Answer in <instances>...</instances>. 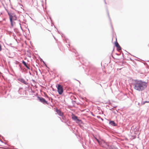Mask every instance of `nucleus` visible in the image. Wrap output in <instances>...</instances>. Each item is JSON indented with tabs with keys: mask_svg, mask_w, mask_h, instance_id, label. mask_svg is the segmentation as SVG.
I'll return each mask as SVG.
<instances>
[{
	"mask_svg": "<svg viewBox=\"0 0 149 149\" xmlns=\"http://www.w3.org/2000/svg\"><path fill=\"white\" fill-rule=\"evenodd\" d=\"M132 84L134 89L139 92L144 91L147 86V82L137 79L132 80Z\"/></svg>",
	"mask_w": 149,
	"mask_h": 149,
	"instance_id": "obj_1",
	"label": "nucleus"
},
{
	"mask_svg": "<svg viewBox=\"0 0 149 149\" xmlns=\"http://www.w3.org/2000/svg\"><path fill=\"white\" fill-rule=\"evenodd\" d=\"M8 14L9 17L10 21L12 26L13 25V21L16 20L17 19V17L16 14L13 12H8Z\"/></svg>",
	"mask_w": 149,
	"mask_h": 149,
	"instance_id": "obj_2",
	"label": "nucleus"
},
{
	"mask_svg": "<svg viewBox=\"0 0 149 149\" xmlns=\"http://www.w3.org/2000/svg\"><path fill=\"white\" fill-rule=\"evenodd\" d=\"M57 88L58 94L60 95L62 94L63 91L62 86L60 84H58L57 87Z\"/></svg>",
	"mask_w": 149,
	"mask_h": 149,
	"instance_id": "obj_3",
	"label": "nucleus"
},
{
	"mask_svg": "<svg viewBox=\"0 0 149 149\" xmlns=\"http://www.w3.org/2000/svg\"><path fill=\"white\" fill-rule=\"evenodd\" d=\"M113 145L109 143H106L105 145V147L107 149H113L114 146Z\"/></svg>",
	"mask_w": 149,
	"mask_h": 149,
	"instance_id": "obj_4",
	"label": "nucleus"
},
{
	"mask_svg": "<svg viewBox=\"0 0 149 149\" xmlns=\"http://www.w3.org/2000/svg\"><path fill=\"white\" fill-rule=\"evenodd\" d=\"M37 98L40 102L42 103L43 104H48V103L43 98L39 96H38Z\"/></svg>",
	"mask_w": 149,
	"mask_h": 149,
	"instance_id": "obj_5",
	"label": "nucleus"
},
{
	"mask_svg": "<svg viewBox=\"0 0 149 149\" xmlns=\"http://www.w3.org/2000/svg\"><path fill=\"white\" fill-rule=\"evenodd\" d=\"M115 46L116 47L117 50L118 51H119L121 50V47L116 40L115 42Z\"/></svg>",
	"mask_w": 149,
	"mask_h": 149,
	"instance_id": "obj_6",
	"label": "nucleus"
},
{
	"mask_svg": "<svg viewBox=\"0 0 149 149\" xmlns=\"http://www.w3.org/2000/svg\"><path fill=\"white\" fill-rule=\"evenodd\" d=\"M17 80L25 85H27L28 84V83L23 78H19L17 79Z\"/></svg>",
	"mask_w": 149,
	"mask_h": 149,
	"instance_id": "obj_7",
	"label": "nucleus"
},
{
	"mask_svg": "<svg viewBox=\"0 0 149 149\" xmlns=\"http://www.w3.org/2000/svg\"><path fill=\"white\" fill-rule=\"evenodd\" d=\"M109 124L113 126H115L117 125L113 121L110 120L109 121Z\"/></svg>",
	"mask_w": 149,
	"mask_h": 149,
	"instance_id": "obj_8",
	"label": "nucleus"
},
{
	"mask_svg": "<svg viewBox=\"0 0 149 149\" xmlns=\"http://www.w3.org/2000/svg\"><path fill=\"white\" fill-rule=\"evenodd\" d=\"M56 111L59 116H62L63 115V113H62L61 111L60 110L57 109Z\"/></svg>",
	"mask_w": 149,
	"mask_h": 149,
	"instance_id": "obj_9",
	"label": "nucleus"
},
{
	"mask_svg": "<svg viewBox=\"0 0 149 149\" xmlns=\"http://www.w3.org/2000/svg\"><path fill=\"white\" fill-rule=\"evenodd\" d=\"M78 118V117L75 116V115L72 114V119L74 121H75Z\"/></svg>",
	"mask_w": 149,
	"mask_h": 149,
	"instance_id": "obj_10",
	"label": "nucleus"
},
{
	"mask_svg": "<svg viewBox=\"0 0 149 149\" xmlns=\"http://www.w3.org/2000/svg\"><path fill=\"white\" fill-rule=\"evenodd\" d=\"M75 121L77 123H83L82 121L81 120L78 119V118Z\"/></svg>",
	"mask_w": 149,
	"mask_h": 149,
	"instance_id": "obj_11",
	"label": "nucleus"
},
{
	"mask_svg": "<svg viewBox=\"0 0 149 149\" xmlns=\"http://www.w3.org/2000/svg\"><path fill=\"white\" fill-rule=\"evenodd\" d=\"M22 63L24 65L26 68V67H27L28 65L23 60L22 62Z\"/></svg>",
	"mask_w": 149,
	"mask_h": 149,
	"instance_id": "obj_12",
	"label": "nucleus"
},
{
	"mask_svg": "<svg viewBox=\"0 0 149 149\" xmlns=\"http://www.w3.org/2000/svg\"><path fill=\"white\" fill-rule=\"evenodd\" d=\"M95 138L96 140V141H97V142L99 144H100L101 143V142L96 137H95Z\"/></svg>",
	"mask_w": 149,
	"mask_h": 149,
	"instance_id": "obj_13",
	"label": "nucleus"
},
{
	"mask_svg": "<svg viewBox=\"0 0 149 149\" xmlns=\"http://www.w3.org/2000/svg\"><path fill=\"white\" fill-rule=\"evenodd\" d=\"M149 101H143L142 102V104H144L146 103H149Z\"/></svg>",
	"mask_w": 149,
	"mask_h": 149,
	"instance_id": "obj_14",
	"label": "nucleus"
},
{
	"mask_svg": "<svg viewBox=\"0 0 149 149\" xmlns=\"http://www.w3.org/2000/svg\"><path fill=\"white\" fill-rule=\"evenodd\" d=\"M97 117L98 118V119H101L102 121H103L104 120L100 116H97Z\"/></svg>",
	"mask_w": 149,
	"mask_h": 149,
	"instance_id": "obj_15",
	"label": "nucleus"
},
{
	"mask_svg": "<svg viewBox=\"0 0 149 149\" xmlns=\"http://www.w3.org/2000/svg\"><path fill=\"white\" fill-rule=\"evenodd\" d=\"M107 14H108V16L109 18V20H111V19H110V17H109V12H108V11H107Z\"/></svg>",
	"mask_w": 149,
	"mask_h": 149,
	"instance_id": "obj_16",
	"label": "nucleus"
},
{
	"mask_svg": "<svg viewBox=\"0 0 149 149\" xmlns=\"http://www.w3.org/2000/svg\"><path fill=\"white\" fill-rule=\"evenodd\" d=\"M40 60L42 61L44 64H45V62L42 60V59L40 58Z\"/></svg>",
	"mask_w": 149,
	"mask_h": 149,
	"instance_id": "obj_17",
	"label": "nucleus"
},
{
	"mask_svg": "<svg viewBox=\"0 0 149 149\" xmlns=\"http://www.w3.org/2000/svg\"><path fill=\"white\" fill-rule=\"evenodd\" d=\"M113 149H118L115 146H114Z\"/></svg>",
	"mask_w": 149,
	"mask_h": 149,
	"instance_id": "obj_18",
	"label": "nucleus"
},
{
	"mask_svg": "<svg viewBox=\"0 0 149 149\" xmlns=\"http://www.w3.org/2000/svg\"><path fill=\"white\" fill-rule=\"evenodd\" d=\"M26 68H27L29 70L30 69V68L29 67V66H28L27 67H26Z\"/></svg>",
	"mask_w": 149,
	"mask_h": 149,
	"instance_id": "obj_19",
	"label": "nucleus"
},
{
	"mask_svg": "<svg viewBox=\"0 0 149 149\" xmlns=\"http://www.w3.org/2000/svg\"><path fill=\"white\" fill-rule=\"evenodd\" d=\"M2 50L1 46V45L0 44V52Z\"/></svg>",
	"mask_w": 149,
	"mask_h": 149,
	"instance_id": "obj_20",
	"label": "nucleus"
},
{
	"mask_svg": "<svg viewBox=\"0 0 149 149\" xmlns=\"http://www.w3.org/2000/svg\"><path fill=\"white\" fill-rule=\"evenodd\" d=\"M19 25H20V28H21V29L22 30V26H21V24L20 23L19 24Z\"/></svg>",
	"mask_w": 149,
	"mask_h": 149,
	"instance_id": "obj_21",
	"label": "nucleus"
},
{
	"mask_svg": "<svg viewBox=\"0 0 149 149\" xmlns=\"http://www.w3.org/2000/svg\"><path fill=\"white\" fill-rule=\"evenodd\" d=\"M0 141L2 143H3V142L2 141V140L1 139H0Z\"/></svg>",
	"mask_w": 149,
	"mask_h": 149,
	"instance_id": "obj_22",
	"label": "nucleus"
},
{
	"mask_svg": "<svg viewBox=\"0 0 149 149\" xmlns=\"http://www.w3.org/2000/svg\"><path fill=\"white\" fill-rule=\"evenodd\" d=\"M44 64L45 65V66L46 67H47V65H46V64H45H45Z\"/></svg>",
	"mask_w": 149,
	"mask_h": 149,
	"instance_id": "obj_23",
	"label": "nucleus"
},
{
	"mask_svg": "<svg viewBox=\"0 0 149 149\" xmlns=\"http://www.w3.org/2000/svg\"><path fill=\"white\" fill-rule=\"evenodd\" d=\"M29 74H30V75H31V72H29Z\"/></svg>",
	"mask_w": 149,
	"mask_h": 149,
	"instance_id": "obj_24",
	"label": "nucleus"
},
{
	"mask_svg": "<svg viewBox=\"0 0 149 149\" xmlns=\"http://www.w3.org/2000/svg\"><path fill=\"white\" fill-rule=\"evenodd\" d=\"M72 103H73V102H75V101H72Z\"/></svg>",
	"mask_w": 149,
	"mask_h": 149,
	"instance_id": "obj_25",
	"label": "nucleus"
},
{
	"mask_svg": "<svg viewBox=\"0 0 149 149\" xmlns=\"http://www.w3.org/2000/svg\"><path fill=\"white\" fill-rule=\"evenodd\" d=\"M116 55H119V54H117V53H116Z\"/></svg>",
	"mask_w": 149,
	"mask_h": 149,
	"instance_id": "obj_26",
	"label": "nucleus"
},
{
	"mask_svg": "<svg viewBox=\"0 0 149 149\" xmlns=\"http://www.w3.org/2000/svg\"><path fill=\"white\" fill-rule=\"evenodd\" d=\"M104 2H105V4H106V1H104Z\"/></svg>",
	"mask_w": 149,
	"mask_h": 149,
	"instance_id": "obj_27",
	"label": "nucleus"
},
{
	"mask_svg": "<svg viewBox=\"0 0 149 149\" xmlns=\"http://www.w3.org/2000/svg\"><path fill=\"white\" fill-rule=\"evenodd\" d=\"M68 45L69 46V47H70V45L69 44Z\"/></svg>",
	"mask_w": 149,
	"mask_h": 149,
	"instance_id": "obj_28",
	"label": "nucleus"
},
{
	"mask_svg": "<svg viewBox=\"0 0 149 149\" xmlns=\"http://www.w3.org/2000/svg\"><path fill=\"white\" fill-rule=\"evenodd\" d=\"M111 27H112V29H113V26H111Z\"/></svg>",
	"mask_w": 149,
	"mask_h": 149,
	"instance_id": "obj_29",
	"label": "nucleus"
},
{
	"mask_svg": "<svg viewBox=\"0 0 149 149\" xmlns=\"http://www.w3.org/2000/svg\"><path fill=\"white\" fill-rule=\"evenodd\" d=\"M0 136H1V135H0Z\"/></svg>",
	"mask_w": 149,
	"mask_h": 149,
	"instance_id": "obj_30",
	"label": "nucleus"
}]
</instances>
